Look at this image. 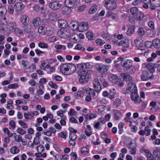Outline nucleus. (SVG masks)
<instances>
[{
	"label": "nucleus",
	"instance_id": "b1692460",
	"mask_svg": "<svg viewBox=\"0 0 160 160\" xmlns=\"http://www.w3.org/2000/svg\"><path fill=\"white\" fill-rule=\"evenodd\" d=\"M59 26L60 27L65 28L68 26V23L66 20L64 19H60L58 21Z\"/></svg>",
	"mask_w": 160,
	"mask_h": 160
},
{
	"label": "nucleus",
	"instance_id": "20e7f679",
	"mask_svg": "<svg viewBox=\"0 0 160 160\" xmlns=\"http://www.w3.org/2000/svg\"><path fill=\"white\" fill-rule=\"evenodd\" d=\"M153 77L152 71L149 70L148 71H144L140 77L143 81H146L149 79L152 78Z\"/></svg>",
	"mask_w": 160,
	"mask_h": 160
},
{
	"label": "nucleus",
	"instance_id": "423d86ee",
	"mask_svg": "<svg viewBox=\"0 0 160 160\" xmlns=\"http://www.w3.org/2000/svg\"><path fill=\"white\" fill-rule=\"evenodd\" d=\"M143 67H145L148 69H154L157 68V70L159 72L160 71V66L158 63L154 64L152 63H149L148 64L143 63L142 64Z\"/></svg>",
	"mask_w": 160,
	"mask_h": 160
},
{
	"label": "nucleus",
	"instance_id": "09e8293b",
	"mask_svg": "<svg viewBox=\"0 0 160 160\" xmlns=\"http://www.w3.org/2000/svg\"><path fill=\"white\" fill-rule=\"evenodd\" d=\"M77 138V136L76 133L70 132L69 138L70 140H75Z\"/></svg>",
	"mask_w": 160,
	"mask_h": 160
},
{
	"label": "nucleus",
	"instance_id": "e433bc0d",
	"mask_svg": "<svg viewBox=\"0 0 160 160\" xmlns=\"http://www.w3.org/2000/svg\"><path fill=\"white\" fill-rule=\"evenodd\" d=\"M86 37L89 40H92L94 38V35L93 33L91 32H88L86 33Z\"/></svg>",
	"mask_w": 160,
	"mask_h": 160
},
{
	"label": "nucleus",
	"instance_id": "ea45409f",
	"mask_svg": "<svg viewBox=\"0 0 160 160\" xmlns=\"http://www.w3.org/2000/svg\"><path fill=\"white\" fill-rule=\"evenodd\" d=\"M38 46L42 48H48V46L47 43L42 42H40L38 43Z\"/></svg>",
	"mask_w": 160,
	"mask_h": 160
},
{
	"label": "nucleus",
	"instance_id": "4468645a",
	"mask_svg": "<svg viewBox=\"0 0 160 160\" xmlns=\"http://www.w3.org/2000/svg\"><path fill=\"white\" fill-rule=\"evenodd\" d=\"M24 5L22 2H18L14 5L15 10L17 13H20L24 8Z\"/></svg>",
	"mask_w": 160,
	"mask_h": 160
},
{
	"label": "nucleus",
	"instance_id": "13d9d810",
	"mask_svg": "<svg viewBox=\"0 0 160 160\" xmlns=\"http://www.w3.org/2000/svg\"><path fill=\"white\" fill-rule=\"evenodd\" d=\"M124 125L123 123L120 122L119 124L118 128L121 134L123 132V128Z\"/></svg>",
	"mask_w": 160,
	"mask_h": 160
},
{
	"label": "nucleus",
	"instance_id": "de8ad7c7",
	"mask_svg": "<svg viewBox=\"0 0 160 160\" xmlns=\"http://www.w3.org/2000/svg\"><path fill=\"white\" fill-rule=\"evenodd\" d=\"M7 11L9 14H13L14 12L13 6L11 5L8 6V10H7Z\"/></svg>",
	"mask_w": 160,
	"mask_h": 160
},
{
	"label": "nucleus",
	"instance_id": "dca6fc26",
	"mask_svg": "<svg viewBox=\"0 0 160 160\" xmlns=\"http://www.w3.org/2000/svg\"><path fill=\"white\" fill-rule=\"evenodd\" d=\"M153 154L155 160H160V147L155 148L153 152Z\"/></svg>",
	"mask_w": 160,
	"mask_h": 160
},
{
	"label": "nucleus",
	"instance_id": "bf43d9fd",
	"mask_svg": "<svg viewBox=\"0 0 160 160\" xmlns=\"http://www.w3.org/2000/svg\"><path fill=\"white\" fill-rule=\"evenodd\" d=\"M52 79L58 81H61L62 80V78L59 75L52 76Z\"/></svg>",
	"mask_w": 160,
	"mask_h": 160
},
{
	"label": "nucleus",
	"instance_id": "2eb2a0df",
	"mask_svg": "<svg viewBox=\"0 0 160 160\" xmlns=\"http://www.w3.org/2000/svg\"><path fill=\"white\" fill-rule=\"evenodd\" d=\"M79 0H65V4L66 6L72 8L75 5H77L79 2Z\"/></svg>",
	"mask_w": 160,
	"mask_h": 160
},
{
	"label": "nucleus",
	"instance_id": "39448f33",
	"mask_svg": "<svg viewBox=\"0 0 160 160\" xmlns=\"http://www.w3.org/2000/svg\"><path fill=\"white\" fill-rule=\"evenodd\" d=\"M104 5L106 8L109 10H114L117 7L116 1H105Z\"/></svg>",
	"mask_w": 160,
	"mask_h": 160
},
{
	"label": "nucleus",
	"instance_id": "f03ea898",
	"mask_svg": "<svg viewBox=\"0 0 160 160\" xmlns=\"http://www.w3.org/2000/svg\"><path fill=\"white\" fill-rule=\"evenodd\" d=\"M119 61H121V65L126 70H129L133 67L132 61L130 59H125L123 58L120 57L118 58Z\"/></svg>",
	"mask_w": 160,
	"mask_h": 160
},
{
	"label": "nucleus",
	"instance_id": "6ab92c4d",
	"mask_svg": "<svg viewBox=\"0 0 160 160\" xmlns=\"http://www.w3.org/2000/svg\"><path fill=\"white\" fill-rule=\"evenodd\" d=\"M78 22L76 21H72L70 24V27L73 30H78Z\"/></svg>",
	"mask_w": 160,
	"mask_h": 160
},
{
	"label": "nucleus",
	"instance_id": "58836bf2",
	"mask_svg": "<svg viewBox=\"0 0 160 160\" xmlns=\"http://www.w3.org/2000/svg\"><path fill=\"white\" fill-rule=\"evenodd\" d=\"M113 103L114 105L116 107H118L122 103L121 99L119 98H117L116 99Z\"/></svg>",
	"mask_w": 160,
	"mask_h": 160
},
{
	"label": "nucleus",
	"instance_id": "473e14b6",
	"mask_svg": "<svg viewBox=\"0 0 160 160\" xmlns=\"http://www.w3.org/2000/svg\"><path fill=\"white\" fill-rule=\"evenodd\" d=\"M47 31V28L44 26H40L38 28V32L39 33L44 34Z\"/></svg>",
	"mask_w": 160,
	"mask_h": 160
},
{
	"label": "nucleus",
	"instance_id": "a878e982",
	"mask_svg": "<svg viewBox=\"0 0 160 160\" xmlns=\"http://www.w3.org/2000/svg\"><path fill=\"white\" fill-rule=\"evenodd\" d=\"M139 12V11L138 8L136 7L132 8L130 9V12L131 14L134 16V17L136 15H137Z\"/></svg>",
	"mask_w": 160,
	"mask_h": 160
},
{
	"label": "nucleus",
	"instance_id": "e2e57ef3",
	"mask_svg": "<svg viewBox=\"0 0 160 160\" xmlns=\"http://www.w3.org/2000/svg\"><path fill=\"white\" fill-rule=\"evenodd\" d=\"M48 85L52 88L56 89L58 87V86L55 83H53L52 81L49 82Z\"/></svg>",
	"mask_w": 160,
	"mask_h": 160
},
{
	"label": "nucleus",
	"instance_id": "393cba45",
	"mask_svg": "<svg viewBox=\"0 0 160 160\" xmlns=\"http://www.w3.org/2000/svg\"><path fill=\"white\" fill-rule=\"evenodd\" d=\"M157 55H160V51H157L156 53H152L151 54V57L148 58L147 59V61L148 62H151L152 61L153 58L154 59L157 57Z\"/></svg>",
	"mask_w": 160,
	"mask_h": 160
},
{
	"label": "nucleus",
	"instance_id": "4d7b16f0",
	"mask_svg": "<svg viewBox=\"0 0 160 160\" xmlns=\"http://www.w3.org/2000/svg\"><path fill=\"white\" fill-rule=\"evenodd\" d=\"M44 149L43 146L42 145H39L37 147V150L38 152H42Z\"/></svg>",
	"mask_w": 160,
	"mask_h": 160
},
{
	"label": "nucleus",
	"instance_id": "aec40b11",
	"mask_svg": "<svg viewBox=\"0 0 160 160\" xmlns=\"http://www.w3.org/2000/svg\"><path fill=\"white\" fill-rule=\"evenodd\" d=\"M118 46H122L124 48H128L129 46V41L128 39H125L124 40H121L118 43Z\"/></svg>",
	"mask_w": 160,
	"mask_h": 160
},
{
	"label": "nucleus",
	"instance_id": "79ce46f5",
	"mask_svg": "<svg viewBox=\"0 0 160 160\" xmlns=\"http://www.w3.org/2000/svg\"><path fill=\"white\" fill-rule=\"evenodd\" d=\"M63 111L62 110L58 111L57 112V115L58 116L61 117V119H66V116L63 115Z\"/></svg>",
	"mask_w": 160,
	"mask_h": 160
},
{
	"label": "nucleus",
	"instance_id": "69168bd1",
	"mask_svg": "<svg viewBox=\"0 0 160 160\" xmlns=\"http://www.w3.org/2000/svg\"><path fill=\"white\" fill-rule=\"evenodd\" d=\"M85 117L87 119L88 118L89 119H91L96 118V115L91 113L89 115H86Z\"/></svg>",
	"mask_w": 160,
	"mask_h": 160
},
{
	"label": "nucleus",
	"instance_id": "f8f14e48",
	"mask_svg": "<svg viewBox=\"0 0 160 160\" xmlns=\"http://www.w3.org/2000/svg\"><path fill=\"white\" fill-rule=\"evenodd\" d=\"M68 63L63 64L60 67V71L64 75H69Z\"/></svg>",
	"mask_w": 160,
	"mask_h": 160
},
{
	"label": "nucleus",
	"instance_id": "4c0bfd02",
	"mask_svg": "<svg viewBox=\"0 0 160 160\" xmlns=\"http://www.w3.org/2000/svg\"><path fill=\"white\" fill-rule=\"evenodd\" d=\"M145 152L148 160H154L152 153L148 150H146Z\"/></svg>",
	"mask_w": 160,
	"mask_h": 160
},
{
	"label": "nucleus",
	"instance_id": "ddd939ff",
	"mask_svg": "<svg viewBox=\"0 0 160 160\" xmlns=\"http://www.w3.org/2000/svg\"><path fill=\"white\" fill-rule=\"evenodd\" d=\"M88 28L87 22H83L79 24L78 30L80 32H83L87 30Z\"/></svg>",
	"mask_w": 160,
	"mask_h": 160
},
{
	"label": "nucleus",
	"instance_id": "7c9ffc66",
	"mask_svg": "<svg viewBox=\"0 0 160 160\" xmlns=\"http://www.w3.org/2000/svg\"><path fill=\"white\" fill-rule=\"evenodd\" d=\"M49 18L50 20L52 21H55L57 19V15L54 12L50 13L49 15Z\"/></svg>",
	"mask_w": 160,
	"mask_h": 160
},
{
	"label": "nucleus",
	"instance_id": "9d476101",
	"mask_svg": "<svg viewBox=\"0 0 160 160\" xmlns=\"http://www.w3.org/2000/svg\"><path fill=\"white\" fill-rule=\"evenodd\" d=\"M109 68V67L107 65L102 64H98L96 65V69L101 72H105Z\"/></svg>",
	"mask_w": 160,
	"mask_h": 160
},
{
	"label": "nucleus",
	"instance_id": "cd10ccee",
	"mask_svg": "<svg viewBox=\"0 0 160 160\" xmlns=\"http://www.w3.org/2000/svg\"><path fill=\"white\" fill-rule=\"evenodd\" d=\"M69 7L68 6L63 7L61 8L62 12L64 14H68L71 12Z\"/></svg>",
	"mask_w": 160,
	"mask_h": 160
},
{
	"label": "nucleus",
	"instance_id": "8fccbe9b",
	"mask_svg": "<svg viewBox=\"0 0 160 160\" xmlns=\"http://www.w3.org/2000/svg\"><path fill=\"white\" fill-rule=\"evenodd\" d=\"M74 49L78 50H81L84 51L85 49L84 48L82 47V45L80 44H77L75 47Z\"/></svg>",
	"mask_w": 160,
	"mask_h": 160
},
{
	"label": "nucleus",
	"instance_id": "412c9836",
	"mask_svg": "<svg viewBox=\"0 0 160 160\" xmlns=\"http://www.w3.org/2000/svg\"><path fill=\"white\" fill-rule=\"evenodd\" d=\"M69 75L73 73L76 70L75 66L72 63H68Z\"/></svg>",
	"mask_w": 160,
	"mask_h": 160
},
{
	"label": "nucleus",
	"instance_id": "052dcab7",
	"mask_svg": "<svg viewBox=\"0 0 160 160\" xmlns=\"http://www.w3.org/2000/svg\"><path fill=\"white\" fill-rule=\"evenodd\" d=\"M22 139V137L20 135H16L15 137V140L18 142L21 141Z\"/></svg>",
	"mask_w": 160,
	"mask_h": 160
},
{
	"label": "nucleus",
	"instance_id": "c756f323",
	"mask_svg": "<svg viewBox=\"0 0 160 160\" xmlns=\"http://www.w3.org/2000/svg\"><path fill=\"white\" fill-rule=\"evenodd\" d=\"M98 6L96 5H94L92 6L89 10V13L91 14L95 13L98 9Z\"/></svg>",
	"mask_w": 160,
	"mask_h": 160
},
{
	"label": "nucleus",
	"instance_id": "c85d7f7f",
	"mask_svg": "<svg viewBox=\"0 0 160 160\" xmlns=\"http://www.w3.org/2000/svg\"><path fill=\"white\" fill-rule=\"evenodd\" d=\"M152 44L155 48H160V40L158 39L154 40L152 42Z\"/></svg>",
	"mask_w": 160,
	"mask_h": 160
},
{
	"label": "nucleus",
	"instance_id": "1a4fd4ad",
	"mask_svg": "<svg viewBox=\"0 0 160 160\" xmlns=\"http://www.w3.org/2000/svg\"><path fill=\"white\" fill-rule=\"evenodd\" d=\"M48 6L52 9L56 10L59 9L61 6V4L57 1H51L49 2Z\"/></svg>",
	"mask_w": 160,
	"mask_h": 160
},
{
	"label": "nucleus",
	"instance_id": "f257e3e1",
	"mask_svg": "<svg viewBox=\"0 0 160 160\" xmlns=\"http://www.w3.org/2000/svg\"><path fill=\"white\" fill-rule=\"evenodd\" d=\"M77 73L80 83L82 84L88 82L89 78V74L87 71L85 70H78Z\"/></svg>",
	"mask_w": 160,
	"mask_h": 160
},
{
	"label": "nucleus",
	"instance_id": "6e6552de",
	"mask_svg": "<svg viewBox=\"0 0 160 160\" xmlns=\"http://www.w3.org/2000/svg\"><path fill=\"white\" fill-rule=\"evenodd\" d=\"M134 92H137V88L136 85L133 83L130 82L128 84V87L126 89L125 94L130 93Z\"/></svg>",
	"mask_w": 160,
	"mask_h": 160
},
{
	"label": "nucleus",
	"instance_id": "9b49d317",
	"mask_svg": "<svg viewBox=\"0 0 160 160\" xmlns=\"http://www.w3.org/2000/svg\"><path fill=\"white\" fill-rule=\"evenodd\" d=\"M93 83L95 90L97 92H99L101 90L102 88L99 80L97 78L94 79L93 81Z\"/></svg>",
	"mask_w": 160,
	"mask_h": 160
},
{
	"label": "nucleus",
	"instance_id": "7ed1b4c3",
	"mask_svg": "<svg viewBox=\"0 0 160 160\" xmlns=\"http://www.w3.org/2000/svg\"><path fill=\"white\" fill-rule=\"evenodd\" d=\"M108 78L110 81L120 87H122L123 86L124 84L122 82L116 75L110 74L108 77Z\"/></svg>",
	"mask_w": 160,
	"mask_h": 160
},
{
	"label": "nucleus",
	"instance_id": "72a5a7b5",
	"mask_svg": "<svg viewBox=\"0 0 160 160\" xmlns=\"http://www.w3.org/2000/svg\"><path fill=\"white\" fill-rule=\"evenodd\" d=\"M143 14L139 12L138 13L137 15L135 16L134 18L140 21L141 20L143 19Z\"/></svg>",
	"mask_w": 160,
	"mask_h": 160
},
{
	"label": "nucleus",
	"instance_id": "864d4df0",
	"mask_svg": "<svg viewBox=\"0 0 160 160\" xmlns=\"http://www.w3.org/2000/svg\"><path fill=\"white\" fill-rule=\"evenodd\" d=\"M18 123L23 128H28L27 124L22 121L21 120L19 121Z\"/></svg>",
	"mask_w": 160,
	"mask_h": 160
},
{
	"label": "nucleus",
	"instance_id": "2f4dec72",
	"mask_svg": "<svg viewBox=\"0 0 160 160\" xmlns=\"http://www.w3.org/2000/svg\"><path fill=\"white\" fill-rule=\"evenodd\" d=\"M84 90L86 91L87 94L90 95H93V96H94L95 95L94 89H91L89 88H85Z\"/></svg>",
	"mask_w": 160,
	"mask_h": 160
},
{
	"label": "nucleus",
	"instance_id": "5fc2aeb1",
	"mask_svg": "<svg viewBox=\"0 0 160 160\" xmlns=\"http://www.w3.org/2000/svg\"><path fill=\"white\" fill-rule=\"evenodd\" d=\"M17 132L18 133L21 135H23L26 132V131L24 130L23 129L19 128H18Z\"/></svg>",
	"mask_w": 160,
	"mask_h": 160
},
{
	"label": "nucleus",
	"instance_id": "a211bd4d",
	"mask_svg": "<svg viewBox=\"0 0 160 160\" xmlns=\"http://www.w3.org/2000/svg\"><path fill=\"white\" fill-rule=\"evenodd\" d=\"M21 22L22 24L25 26H27L29 22V19L28 16L23 15L21 16Z\"/></svg>",
	"mask_w": 160,
	"mask_h": 160
},
{
	"label": "nucleus",
	"instance_id": "4be33fe9",
	"mask_svg": "<svg viewBox=\"0 0 160 160\" xmlns=\"http://www.w3.org/2000/svg\"><path fill=\"white\" fill-rule=\"evenodd\" d=\"M32 23L34 27H37L41 24V20L40 18L36 17L32 20Z\"/></svg>",
	"mask_w": 160,
	"mask_h": 160
},
{
	"label": "nucleus",
	"instance_id": "774afa93",
	"mask_svg": "<svg viewBox=\"0 0 160 160\" xmlns=\"http://www.w3.org/2000/svg\"><path fill=\"white\" fill-rule=\"evenodd\" d=\"M148 24L150 28L153 29H154V23L152 21H149L148 22Z\"/></svg>",
	"mask_w": 160,
	"mask_h": 160
},
{
	"label": "nucleus",
	"instance_id": "49530a36",
	"mask_svg": "<svg viewBox=\"0 0 160 160\" xmlns=\"http://www.w3.org/2000/svg\"><path fill=\"white\" fill-rule=\"evenodd\" d=\"M96 44L99 46H102L105 43V42L101 39H98L96 40Z\"/></svg>",
	"mask_w": 160,
	"mask_h": 160
},
{
	"label": "nucleus",
	"instance_id": "a18cd8bd",
	"mask_svg": "<svg viewBox=\"0 0 160 160\" xmlns=\"http://www.w3.org/2000/svg\"><path fill=\"white\" fill-rule=\"evenodd\" d=\"M138 33L139 36L142 37L145 33V31L144 29L142 27H140L138 30Z\"/></svg>",
	"mask_w": 160,
	"mask_h": 160
},
{
	"label": "nucleus",
	"instance_id": "6e6d98bb",
	"mask_svg": "<svg viewBox=\"0 0 160 160\" xmlns=\"http://www.w3.org/2000/svg\"><path fill=\"white\" fill-rule=\"evenodd\" d=\"M18 87V83H15L14 84H9L8 86V88L9 89L16 88Z\"/></svg>",
	"mask_w": 160,
	"mask_h": 160
},
{
	"label": "nucleus",
	"instance_id": "0eeeda50",
	"mask_svg": "<svg viewBox=\"0 0 160 160\" xmlns=\"http://www.w3.org/2000/svg\"><path fill=\"white\" fill-rule=\"evenodd\" d=\"M137 92H132L131 94V99L136 104L140 103L142 101V100L138 94Z\"/></svg>",
	"mask_w": 160,
	"mask_h": 160
},
{
	"label": "nucleus",
	"instance_id": "a19ab883",
	"mask_svg": "<svg viewBox=\"0 0 160 160\" xmlns=\"http://www.w3.org/2000/svg\"><path fill=\"white\" fill-rule=\"evenodd\" d=\"M70 35V33L68 32L66 29H64L62 32V38H66L68 37Z\"/></svg>",
	"mask_w": 160,
	"mask_h": 160
},
{
	"label": "nucleus",
	"instance_id": "0e129e2a",
	"mask_svg": "<svg viewBox=\"0 0 160 160\" xmlns=\"http://www.w3.org/2000/svg\"><path fill=\"white\" fill-rule=\"evenodd\" d=\"M43 133L45 135L48 136H51L52 133L49 130H44L43 132Z\"/></svg>",
	"mask_w": 160,
	"mask_h": 160
},
{
	"label": "nucleus",
	"instance_id": "f3484780",
	"mask_svg": "<svg viewBox=\"0 0 160 160\" xmlns=\"http://www.w3.org/2000/svg\"><path fill=\"white\" fill-rule=\"evenodd\" d=\"M121 76L123 78V80L126 82H130L132 80V77L130 75L127 73H123L121 74Z\"/></svg>",
	"mask_w": 160,
	"mask_h": 160
},
{
	"label": "nucleus",
	"instance_id": "bb28decb",
	"mask_svg": "<svg viewBox=\"0 0 160 160\" xmlns=\"http://www.w3.org/2000/svg\"><path fill=\"white\" fill-rule=\"evenodd\" d=\"M134 26H132L129 28L127 32V34L129 36H131L134 33Z\"/></svg>",
	"mask_w": 160,
	"mask_h": 160
},
{
	"label": "nucleus",
	"instance_id": "f704fd0d",
	"mask_svg": "<svg viewBox=\"0 0 160 160\" xmlns=\"http://www.w3.org/2000/svg\"><path fill=\"white\" fill-rule=\"evenodd\" d=\"M19 151V149L16 146H13L10 149V152L13 154L18 153Z\"/></svg>",
	"mask_w": 160,
	"mask_h": 160
},
{
	"label": "nucleus",
	"instance_id": "338daca9",
	"mask_svg": "<svg viewBox=\"0 0 160 160\" xmlns=\"http://www.w3.org/2000/svg\"><path fill=\"white\" fill-rule=\"evenodd\" d=\"M134 42L136 46L137 47H138L139 46L142 45V44L140 40L138 39H136L134 40Z\"/></svg>",
	"mask_w": 160,
	"mask_h": 160
},
{
	"label": "nucleus",
	"instance_id": "680f3d73",
	"mask_svg": "<svg viewBox=\"0 0 160 160\" xmlns=\"http://www.w3.org/2000/svg\"><path fill=\"white\" fill-rule=\"evenodd\" d=\"M23 31L26 33H28L31 31V27L30 26L25 27L23 29Z\"/></svg>",
	"mask_w": 160,
	"mask_h": 160
},
{
	"label": "nucleus",
	"instance_id": "c03bdc74",
	"mask_svg": "<svg viewBox=\"0 0 160 160\" xmlns=\"http://www.w3.org/2000/svg\"><path fill=\"white\" fill-rule=\"evenodd\" d=\"M9 27L11 28L12 29L11 30L13 31L15 30L16 28V24L15 22H11L9 24Z\"/></svg>",
	"mask_w": 160,
	"mask_h": 160
},
{
	"label": "nucleus",
	"instance_id": "37998d69",
	"mask_svg": "<svg viewBox=\"0 0 160 160\" xmlns=\"http://www.w3.org/2000/svg\"><path fill=\"white\" fill-rule=\"evenodd\" d=\"M40 142L39 141V138H37V137H35L33 141V142L31 144L32 148H33L34 145H37L39 144Z\"/></svg>",
	"mask_w": 160,
	"mask_h": 160
},
{
	"label": "nucleus",
	"instance_id": "5701e85b",
	"mask_svg": "<svg viewBox=\"0 0 160 160\" xmlns=\"http://www.w3.org/2000/svg\"><path fill=\"white\" fill-rule=\"evenodd\" d=\"M113 114L114 115V119L116 120H118L120 118L121 112L118 110H113Z\"/></svg>",
	"mask_w": 160,
	"mask_h": 160
},
{
	"label": "nucleus",
	"instance_id": "603ef678",
	"mask_svg": "<svg viewBox=\"0 0 160 160\" xmlns=\"http://www.w3.org/2000/svg\"><path fill=\"white\" fill-rule=\"evenodd\" d=\"M81 153L83 155H85L87 154L89 152V150L86 147H83L81 150Z\"/></svg>",
	"mask_w": 160,
	"mask_h": 160
},
{
	"label": "nucleus",
	"instance_id": "c9c22d12",
	"mask_svg": "<svg viewBox=\"0 0 160 160\" xmlns=\"http://www.w3.org/2000/svg\"><path fill=\"white\" fill-rule=\"evenodd\" d=\"M77 67L79 69L78 70H83L87 68V65L86 63H82L78 64L77 65Z\"/></svg>",
	"mask_w": 160,
	"mask_h": 160
},
{
	"label": "nucleus",
	"instance_id": "3c124183",
	"mask_svg": "<svg viewBox=\"0 0 160 160\" xmlns=\"http://www.w3.org/2000/svg\"><path fill=\"white\" fill-rule=\"evenodd\" d=\"M144 130L145 133V135L146 136L149 135L151 132V129L148 126H147L145 127Z\"/></svg>",
	"mask_w": 160,
	"mask_h": 160
}]
</instances>
